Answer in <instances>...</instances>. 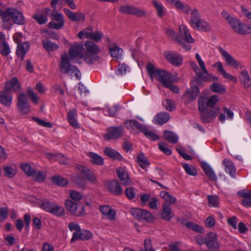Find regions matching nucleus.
<instances>
[{
    "instance_id": "obj_1",
    "label": "nucleus",
    "mask_w": 251,
    "mask_h": 251,
    "mask_svg": "<svg viewBox=\"0 0 251 251\" xmlns=\"http://www.w3.org/2000/svg\"><path fill=\"white\" fill-rule=\"evenodd\" d=\"M149 75L153 79V76L161 82L164 87L169 88L175 93H179V89L177 86L173 84V82H177L178 78L171 73L158 69H155L154 65L149 62L146 66Z\"/></svg>"
},
{
    "instance_id": "obj_2",
    "label": "nucleus",
    "mask_w": 251,
    "mask_h": 251,
    "mask_svg": "<svg viewBox=\"0 0 251 251\" xmlns=\"http://www.w3.org/2000/svg\"><path fill=\"white\" fill-rule=\"evenodd\" d=\"M71 59H70L66 53L63 54L61 57L59 64L60 71L63 74L67 75H69L70 73H73L75 74L76 77H78L79 71L75 66L71 64Z\"/></svg>"
},
{
    "instance_id": "obj_3",
    "label": "nucleus",
    "mask_w": 251,
    "mask_h": 251,
    "mask_svg": "<svg viewBox=\"0 0 251 251\" xmlns=\"http://www.w3.org/2000/svg\"><path fill=\"white\" fill-rule=\"evenodd\" d=\"M191 86L183 94V98L188 102H191L196 99L200 94V86L201 85V81L199 78H194L191 82Z\"/></svg>"
},
{
    "instance_id": "obj_4",
    "label": "nucleus",
    "mask_w": 251,
    "mask_h": 251,
    "mask_svg": "<svg viewBox=\"0 0 251 251\" xmlns=\"http://www.w3.org/2000/svg\"><path fill=\"white\" fill-rule=\"evenodd\" d=\"M66 209L71 214L76 217L84 216L86 215L83 205L75 202L70 200L65 201Z\"/></svg>"
},
{
    "instance_id": "obj_5",
    "label": "nucleus",
    "mask_w": 251,
    "mask_h": 251,
    "mask_svg": "<svg viewBox=\"0 0 251 251\" xmlns=\"http://www.w3.org/2000/svg\"><path fill=\"white\" fill-rule=\"evenodd\" d=\"M41 207L45 211L57 216H62L65 214L63 207L57 205L55 203L46 200L41 204Z\"/></svg>"
},
{
    "instance_id": "obj_6",
    "label": "nucleus",
    "mask_w": 251,
    "mask_h": 251,
    "mask_svg": "<svg viewBox=\"0 0 251 251\" xmlns=\"http://www.w3.org/2000/svg\"><path fill=\"white\" fill-rule=\"evenodd\" d=\"M198 108L201 113V119L204 123H208L213 121L220 110V108L209 109L203 106L201 108L200 105H198Z\"/></svg>"
},
{
    "instance_id": "obj_7",
    "label": "nucleus",
    "mask_w": 251,
    "mask_h": 251,
    "mask_svg": "<svg viewBox=\"0 0 251 251\" xmlns=\"http://www.w3.org/2000/svg\"><path fill=\"white\" fill-rule=\"evenodd\" d=\"M227 22L234 31L239 34L246 35L251 34V26H249L245 27L238 19L232 17L231 20H229Z\"/></svg>"
},
{
    "instance_id": "obj_8",
    "label": "nucleus",
    "mask_w": 251,
    "mask_h": 251,
    "mask_svg": "<svg viewBox=\"0 0 251 251\" xmlns=\"http://www.w3.org/2000/svg\"><path fill=\"white\" fill-rule=\"evenodd\" d=\"M119 11L124 14L132 15L138 17L146 16L145 11L130 5H121L119 8Z\"/></svg>"
},
{
    "instance_id": "obj_9",
    "label": "nucleus",
    "mask_w": 251,
    "mask_h": 251,
    "mask_svg": "<svg viewBox=\"0 0 251 251\" xmlns=\"http://www.w3.org/2000/svg\"><path fill=\"white\" fill-rule=\"evenodd\" d=\"M124 127L122 126H111L107 129V132L103 135L105 140L110 139H117L123 135Z\"/></svg>"
},
{
    "instance_id": "obj_10",
    "label": "nucleus",
    "mask_w": 251,
    "mask_h": 251,
    "mask_svg": "<svg viewBox=\"0 0 251 251\" xmlns=\"http://www.w3.org/2000/svg\"><path fill=\"white\" fill-rule=\"evenodd\" d=\"M219 101V97L217 95H213L209 99L203 96H201L199 98L198 105H200V108L203 107L209 109H216L215 106Z\"/></svg>"
},
{
    "instance_id": "obj_11",
    "label": "nucleus",
    "mask_w": 251,
    "mask_h": 251,
    "mask_svg": "<svg viewBox=\"0 0 251 251\" xmlns=\"http://www.w3.org/2000/svg\"><path fill=\"white\" fill-rule=\"evenodd\" d=\"M17 108L22 115L27 114L30 111L28 100L24 93L20 94L18 96Z\"/></svg>"
},
{
    "instance_id": "obj_12",
    "label": "nucleus",
    "mask_w": 251,
    "mask_h": 251,
    "mask_svg": "<svg viewBox=\"0 0 251 251\" xmlns=\"http://www.w3.org/2000/svg\"><path fill=\"white\" fill-rule=\"evenodd\" d=\"M105 186L108 191L114 195L119 196L123 193V189L117 179L106 181Z\"/></svg>"
},
{
    "instance_id": "obj_13",
    "label": "nucleus",
    "mask_w": 251,
    "mask_h": 251,
    "mask_svg": "<svg viewBox=\"0 0 251 251\" xmlns=\"http://www.w3.org/2000/svg\"><path fill=\"white\" fill-rule=\"evenodd\" d=\"M92 237V233L88 230H81V228L77 232H75L73 234V237L71 239V242H74L78 240H88Z\"/></svg>"
},
{
    "instance_id": "obj_14",
    "label": "nucleus",
    "mask_w": 251,
    "mask_h": 251,
    "mask_svg": "<svg viewBox=\"0 0 251 251\" xmlns=\"http://www.w3.org/2000/svg\"><path fill=\"white\" fill-rule=\"evenodd\" d=\"M63 11L67 16L69 20L72 22H84L85 20V16L80 12L74 13L68 8H63Z\"/></svg>"
},
{
    "instance_id": "obj_15",
    "label": "nucleus",
    "mask_w": 251,
    "mask_h": 251,
    "mask_svg": "<svg viewBox=\"0 0 251 251\" xmlns=\"http://www.w3.org/2000/svg\"><path fill=\"white\" fill-rule=\"evenodd\" d=\"M166 59L172 65L179 66L182 64V57L179 54H174L169 51L164 52Z\"/></svg>"
},
{
    "instance_id": "obj_16",
    "label": "nucleus",
    "mask_w": 251,
    "mask_h": 251,
    "mask_svg": "<svg viewBox=\"0 0 251 251\" xmlns=\"http://www.w3.org/2000/svg\"><path fill=\"white\" fill-rule=\"evenodd\" d=\"M10 48L6 41L5 36L0 32V53L2 56L7 57L10 52Z\"/></svg>"
},
{
    "instance_id": "obj_17",
    "label": "nucleus",
    "mask_w": 251,
    "mask_h": 251,
    "mask_svg": "<svg viewBox=\"0 0 251 251\" xmlns=\"http://www.w3.org/2000/svg\"><path fill=\"white\" fill-rule=\"evenodd\" d=\"M179 37L182 40L188 43H193L194 39L192 37L189 29L185 25H182L179 26Z\"/></svg>"
},
{
    "instance_id": "obj_18",
    "label": "nucleus",
    "mask_w": 251,
    "mask_h": 251,
    "mask_svg": "<svg viewBox=\"0 0 251 251\" xmlns=\"http://www.w3.org/2000/svg\"><path fill=\"white\" fill-rule=\"evenodd\" d=\"M124 125L128 129H133L134 127L141 132L146 131L147 127L135 120H128L125 122Z\"/></svg>"
},
{
    "instance_id": "obj_19",
    "label": "nucleus",
    "mask_w": 251,
    "mask_h": 251,
    "mask_svg": "<svg viewBox=\"0 0 251 251\" xmlns=\"http://www.w3.org/2000/svg\"><path fill=\"white\" fill-rule=\"evenodd\" d=\"M4 89L10 92L12 89L13 92H18L21 89V84L16 77L6 82Z\"/></svg>"
},
{
    "instance_id": "obj_20",
    "label": "nucleus",
    "mask_w": 251,
    "mask_h": 251,
    "mask_svg": "<svg viewBox=\"0 0 251 251\" xmlns=\"http://www.w3.org/2000/svg\"><path fill=\"white\" fill-rule=\"evenodd\" d=\"M161 214L162 218L167 221H170L175 216L172 213V208L170 203L167 202L163 203Z\"/></svg>"
},
{
    "instance_id": "obj_21",
    "label": "nucleus",
    "mask_w": 251,
    "mask_h": 251,
    "mask_svg": "<svg viewBox=\"0 0 251 251\" xmlns=\"http://www.w3.org/2000/svg\"><path fill=\"white\" fill-rule=\"evenodd\" d=\"M84 50L82 45H77L72 47L69 50V57L70 59L82 57V52Z\"/></svg>"
},
{
    "instance_id": "obj_22",
    "label": "nucleus",
    "mask_w": 251,
    "mask_h": 251,
    "mask_svg": "<svg viewBox=\"0 0 251 251\" xmlns=\"http://www.w3.org/2000/svg\"><path fill=\"white\" fill-rule=\"evenodd\" d=\"M100 210L103 215H105L109 220L116 219V212L110 206L107 205H101L100 207Z\"/></svg>"
},
{
    "instance_id": "obj_23",
    "label": "nucleus",
    "mask_w": 251,
    "mask_h": 251,
    "mask_svg": "<svg viewBox=\"0 0 251 251\" xmlns=\"http://www.w3.org/2000/svg\"><path fill=\"white\" fill-rule=\"evenodd\" d=\"M222 56L225 58L226 63L230 66L237 68L240 63L235 60L230 54H228L226 50L223 49L221 47L219 49Z\"/></svg>"
},
{
    "instance_id": "obj_24",
    "label": "nucleus",
    "mask_w": 251,
    "mask_h": 251,
    "mask_svg": "<svg viewBox=\"0 0 251 251\" xmlns=\"http://www.w3.org/2000/svg\"><path fill=\"white\" fill-rule=\"evenodd\" d=\"M29 48V44L28 42H25L18 45L16 54L20 56L21 60H24L25 56Z\"/></svg>"
},
{
    "instance_id": "obj_25",
    "label": "nucleus",
    "mask_w": 251,
    "mask_h": 251,
    "mask_svg": "<svg viewBox=\"0 0 251 251\" xmlns=\"http://www.w3.org/2000/svg\"><path fill=\"white\" fill-rule=\"evenodd\" d=\"M12 96L10 92L4 89L0 92V101L6 106H10L11 104Z\"/></svg>"
},
{
    "instance_id": "obj_26",
    "label": "nucleus",
    "mask_w": 251,
    "mask_h": 251,
    "mask_svg": "<svg viewBox=\"0 0 251 251\" xmlns=\"http://www.w3.org/2000/svg\"><path fill=\"white\" fill-rule=\"evenodd\" d=\"M201 167L204 172L205 175L213 181H216L217 177L215 175L211 167L205 162H202L201 163Z\"/></svg>"
},
{
    "instance_id": "obj_27",
    "label": "nucleus",
    "mask_w": 251,
    "mask_h": 251,
    "mask_svg": "<svg viewBox=\"0 0 251 251\" xmlns=\"http://www.w3.org/2000/svg\"><path fill=\"white\" fill-rule=\"evenodd\" d=\"M116 172L121 184L125 186L128 185L129 178L126 171L123 168L120 167L116 170Z\"/></svg>"
},
{
    "instance_id": "obj_28",
    "label": "nucleus",
    "mask_w": 251,
    "mask_h": 251,
    "mask_svg": "<svg viewBox=\"0 0 251 251\" xmlns=\"http://www.w3.org/2000/svg\"><path fill=\"white\" fill-rule=\"evenodd\" d=\"M239 196L243 198L242 201V204L246 207H251V191L246 192L245 190H242L238 192Z\"/></svg>"
},
{
    "instance_id": "obj_29",
    "label": "nucleus",
    "mask_w": 251,
    "mask_h": 251,
    "mask_svg": "<svg viewBox=\"0 0 251 251\" xmlns=\"http://www.w3.org/2000/svg\"><path fill=\"white\" fill-rule=\"evenodd\" d=\"M11 19L14 23L22 25L25 23V18L22 12L16 8H13Z\"/></svg>"
},
{
    "instance_id": "obj_30",
    "label": "nucleus",
    "mask_w": 251,
    "mask_h": 251,
    "mask_svg": "<svg viewBox=\"0 0 251 251\" xmlns=\"http://www.w3.org/2000/svg\"><path fill=\"white\" fill-rule=\"evenodd\" d=\"M223 163L225 167L226 172L228 173L231 177H235L236 169L232 162L229 159H225L223 160Z\"/></svg>"
},
{
    "instance_id": "obj_31",
    "label": "nucleus",
    "mask_w": 251,
    "mask_h": 251,
    "mask_svg": "<svg viewBox=\"0 0 251 251\" xmlns=\"http://www.w3.org/2000/svg\"><path fill=\"white\" fill-rule=\"evenodd\" d=\"M50 11V9L49 8H45L43 9V12L45 13L44 14H34L32 16V18L36 21L39 25L45 24L48 21L47 15Z\"/></svg>"
},
{
    "instance_id": "obj_32",
    "label": "nucleus",
    "mask_w": 251,
    "mask_h": 251,
    "mask_svg": "<svg viewBox=\"0 0 251 251\" xmlns=\"http://www.w3.org/2000/svg\"><path fill=\"white\" fill-rule=\"evenodd\" d=\"M104 152L106 155L113 160L121 161L123 159L122 155L116 150L111 148L106 147Z\"/></svg>"
},
{
    "instance_id": "obj_33",
    "label": "nucleus",
    "mask_w": 251,
    "mask_h": 251,
    "mask_svg": "<svg viewBox=\"0 0 251 251\" xmlns=\"http://www.w3.org/2000/svg\"><path fill=\"white\" fill-rule=\"evenodd\" d=\"M84 45L87 50L92 54H97L100 52V49L93 41H87Z\"/></svg>"
},
{
    "instance_id": "obj_34",
    "label": "nucleus",
    "mask_w": 251,
    "mask_h": 251,
    "mask_svg": "<svg viewBox=\"0 0 251 251\" xmlns=\"http://www.w3.org/2000/svg\"><path fill=\"white\" fill-rule=\"evenodd\" d=\"M109 51L111 57L117 59L121 58L123 50L116 43H114L112 47H109Z\"/></svg>"
},
{
    "instance_id": "obj_35",
    "label": "nucleus",
    "mask_w": 251,
    "mask_h": 251,
    "mask_svg": "<svg viewBox=\"0 0 251 251\" xmlns=\"http://www.w3.org/2000/svg\"><path fill=\"white\" fill-rule=\"evenodd\" d=\"M242 76L240 77L241 83L245 89L251 87V80L247 70H244L241 72Z\"/></svg>"
},
{
    "instance_id": "obj_36",
    "label": "nucleus",
    "mask_w": 251,
    "mask_h": 251,
    "mask_svg": "<svg viewBox=\"0 0 251 251\" xmlns=\"http://www.w3.org/2000/svg\"><path fill=\"white\" fill-rule=\"evenodd\" d=\"M170 116L169 113L166 112L158 113L155 116V121L159 125H163L166 123L170 119Z\"/></svg>"
},
{
    "instance_id": "obj_37",
    "label": "nucleus",
    "mask_w": 251,
    "mask_h": 251,
    "mask_svg": "<svg viewBox=\"0 0 251 251\" xmlns=\"http://www.w3.org/2000/svg\"><path fill=\"white\" fill-rule=\"evenodd\" d=\"M163 136L164 139L170 143L175 144L178 142V136L172 131L164 130Z\"/></svg>"
},
{
    "instance_id": "obj_38",
    "label": "nucleus",
    "mask_w": 251,
    "mask_h": 251,
    "mask_svg": "<svg viewBox=\"0 0 251 251\" xmlns=\"http://www.w3.org/2000/svg\"><path fill=\"white\" fill-rule=\"evenodd\" d=\"M76 115V110L75 109H74L73 110L68 112L67 117L68 119V122L73 127L75 128H78L79 127V125L75 118Z\"/></svg>"
},
{
    "instance_id": "obj_39",
    "label": "nucleus",
    "mask_w": 251,
    "mask_h": 251,
    "mask_svg": "<svg viewBox=\"0 0 251 251\" xmlns=\"http://www.w3.org/2000/svg\"><path fill=\"white\" fill-rule=\"evenodd\" d=\"M137 162L140 167L144 170H146V166L150 165L145 154L143 152L140 153L137 156Z\"/></svg>"
},
{
    "instance_id": "obj_40",
    "label": "nucleus",
    "mask_w": 251,
    "mask_h": 251,
    "mask_svg": "<svg viewBox=\"0 0 251 251\" xmlns=\"http://www.w3.org/2000/svg\"><path fill=\"white\" fill-rule=\"evenodd\" d=\"M13 8H7L5 10L0 8V17L4 23L10 21L12 17Z\"/></svg>"
},
{
    "instance_id": "obj_41",
    "label": "nucleus",
    "mask_w": 251,
    "mask_h": 251,
    "mask_svg": "<svg viewBox=\"0 0 251 251\" xmlns=\"http://www.w3.org/2000/svg\"><path fill=\"white\" fill-rule=\"evenodd\" d=\"M42 42L43 47L48 51L56 50L59 47L57 44L48 39L43 40Z\"/></svg>"
},
{
    "instance_id": "obj_42",
    "label": "nucleus",
    "mask_w": 251,
    "mask_h": 251,
    "mask_svg": "<svg viewBox=\"0 0 251 251\" xmlns=\"http://www.w3.org/2000/svg\"><path fill=\"white\" fill-rule=\"evenodd\" d=\"M89 156L91 162L95 165L100 166L104 164L103 158L96 153L90 152Z\"/></svg>"
},
{
    "instance_id": "obj_43",
    "label": "nucleus",
    "mask_w": 251,
    "mask_h": 251,
    "mask_svg": "<svg viewBox=\"0 0 251 251\" xmlns=\"http://www.w3.org/2000/svg\"><path fill=\"white\" fill-rule=\"evenodd\" d=\"M201 20L200 15L198 11L195 9L192 10L191 12V18L190 20V24L192 27L196 25Z\"/></svg>"
},
{
    "instance_id": "obj_44",
    "label": "nucleus",
    "mask_w": 251,
    "mask_h": 251,
    "mask_svg": "<svg viewBox=\"0 0 251 251\" xmlns=\"http://www.w3.org/2000/svg\"><path fill=\"white\" fill-rule=\"evenodd\" d=\"M72 180L75 184L80 187L82 188L85 186L86 180L83 176H82L78 175L74 176L72 178Z\"/></svg>"
},
{
    "instance_id": "obj_45",
    "label": "nucleus",
    "mask_w": 251,
    "mask_h": 251,
    "mask_svg": "<svg viewBox=\"0 0 251 251\" xmlns=\"http://www.w3.org/2000/svg\"><path fill=\"white\" fill-rule=\"evenodd\" d=\"M192 28L197 29L200 31H207L211 29L209 24L204 20L201 19L198 24L194 25Z\"/></svg>"
},
{
    "instance_id": "obj_46",
    "label": "nucleus",
    "mask_w": 251,
    "mask_h": 251,
    "mask_svg": "<svg viewBox=\"0 0 251 251\" xmlns=\"http://www.w3.org/2000/svg\"><path fill=\"white\" fill-rule=\"evenodd\" d=\"M53 184L59 186L64 187L68 184V180L61 176H54L52 178Z\"/></svg>"
},
{
    "instance_id": "obj_47",
    "label": "nucleus",
    "mask_w": 251,
    "mask_h": 251,
    "mask_svg": "<svg viewBox=\"0 0 251 251\" xmlns=\"http://www.w3.org/2000/svg\"><path fill=\"white\" fill-rule=\"evenodd\" d=\"M210 89L214 93L224 94L226 92V88L220 83H214L211 85Z\"/></svg>"
},
{
    "instance_id": "obj_48",
    "label": "nucleus",
    "mask_w": 251,
    "mask_h": 251,
    "mask_svg": "<svg viewBox=\"0 0 251 251\" xmlns=\"http://www.w3.org/2000/svg\"><path fill=\"white\" fill-rule=\"evenodd\" d=\"M182 224L185 225L188 228H190L198 233H201L203 231V229L201 226L192 222H188L186 223H182Z\"/></svg>"
},
{
    "instance_id": "obj_49",
    "label": "nucleus",
    "mask_w": 251,
    "mask_h": 251,
    "mask_svg": "<svg viewBox=\"0 0 251 251\" xmlns=\"http://www.w3.org/2000/svg\"><path fill=\"white\" fill-rule=\"evenodd\" d=\"M152 4L156 9L157 15L159 17H162L165 15L164 8L161 3L158 2L156 0H153L152 1Z\"/></svg>"
},
{
    "instance_id": "obj_50",
    "label": "nucleus",
    "mask_w": 251,
    "mask_h": 251,
    "mask_svg": "<svg viewBox=\"0 0 251 251\" xmlns=\"http://www.w3.org/2000/svg\"><path fill=\"white\" fill-rule=\"evenodd\" d=\"M31 176L33 177L36 181L39 182H43L46 178V174L40 170L35 169V172Z\"/></svg>"
},
{
    "instance_id": "obj_51",
    "label": "nucleus",
    "mask_w": 251,
    "mask_h": 251,
    "mask_svg": "<svg viewBox=\"0 0 251 251\" xmlns=\"http://www.w3.org/2000/svg\"><path fill=\"white\" fill-rule=\"evenodd\" d=\"M206 245L210 250L213 251H218L220 248V245L218 242V240H207Z\"/></svg>"
},
{
    "instance_id": "obj_52",
    "label": "nucleus",
    "mask_w": 251,
    "mask_h": 251,
    "mask_svg": "<svg viewBox=\"0 0 251 251\" xmlns=\"http://www.w3.org/2000/svg\"><path fill=\"white\" fill-rule=\"evenodd\" d=\"M49 158L52 157H56V159L58 160L61 164H67L68 163V159L64 156L62 154H51L49 153L47 155Z\"/></svg>"
},
{
    "instance_id": "obj_53",
    "label": "nucleus",
    "mask_w": 251,
    "mask_h": 251,
    "mask_svg": "<svg viewBox=\"0 0 251 251\" xmlns=\"http://www.w3.org/2000/svg\"><path fill=\"white\" fill-rule=\"evenodd\" d=\"M3 172L5 176L12 178L15 176L17 171L16 168L11 166H6L3 168Z\"/></svg>"
},
{
    "instance_id": "obj_54",
    "label": "nucleus",
    "mask_w": 251,
    "mask_h": 251,
    "mask_svg": "<svg viewBox=\"0 0 251 251\" xmlns=\"http://www.w3.org/2000/svg\"><path fill=\"white\" fill-rule=\"evenodd\" d=\"M87 35V38H90L97 42L100 41L103 37V34L100 31L90 32Z\"/></svg>"
},
{
    "instance_id": "obj_55",
    "label": "nucleus",
    "mask_w": 251,
    "mask_h": 251,
    "mask_svg": "<svg viewBox=\"0 0 251 251\" xmlns=\"http://www.w3.org/2000/svg\"><path fill=\"white\" fill-rule=\"evenodd\" d=\"M183 167L185 172L188 175L192 176H196L197 175V171L193 165L188 164H185L183 165Z\"/></svg>"
},
{
    "instance_id": "obj_56",
    "label": "nucleus",
    "mask_w": 251,
    "mask_h": 251,
    "mask_svg": "<svg viewBox=\"0 0 251 251\" xmlns=\"http://www.w3.org/2000/svg\"><path fill=\"white\" fill-rule=\"evenodd\" d=\"M20 167L21 169L28 176H31L35 172V169H32L31 166L28 163L22 164Z\"/></svg>"
},
{
    "instance_id": "obj_57",
    "label": "nucleus",
    "mask_w": 251,
    "mask_h": 251,
    "mask_svg": "<svg viewBox=\"0 0 251 251\" xmlns=\"http://www.w3.org/2000/svg\"><path fill=\"white\" fill-rule=\"evenodd\" d=\"M209 206L218 207L219 204V198L217 196L209 195L207 197Z\"/></svg>"
},
{
    "instance_id": "obj_58",
    "label": "nucleus",
    "mask_w": 251,
    "mask_h": 251,
    "mask_svg": "<svg viewBox=\"0 0 251 251\" xmlns=\"http://www.w3.org/2000/svg\"><path fill=\"white\" fill-rule=\"evenodd\" d=\"M163 105L167 110L169 111H173L176 108L175 102L170 99L165 100L163 102Z\"/></svg>"
},
{
    "instance_id": "obj_59",
    "label": "nucleus",
    "mask_w": 251,
    "mask_h": 251,
    "mask_svg": "<svg viewBox=\"0 0 251 251\" xmlns=\"http://www.w3.org/2000/svg\"><path fill=\"white\" fill-rule=\"evenodd\" d=\"M168 145L164 142H160L158 143L159 149L167 155L172 154V151L168 148Z\"/></svg>"
},
{
    "instance_id": "obj_60",
    "label": "nucleus",
    "mask_w": 251,
    "mask_h": 251,
    "mask_svg": "<svg viewBox=\"0 0 251 251\" xmlns=\"http://www.w3.org/2000/svg\"><path fill=\"white\" fill-rule=\"evenodd\" d=\"M167 35L176 42V39H180V37L176 34V31L172 28H166L165 30Z\"/></svg>"
},
{
    "instance_id": "obj_61",
    "label": "nucleus",
    "mask_w": 251,
    "mask_h": 251,
    "mask_svg": "<svg viewBox=\"0 0 251 251\" xmlns=\"http://www.w3.org/2000/svg\"><path fill=\"white\" fill-rule=\"evenodd\" d=\"M141 220L151 222L153 220V217L150 211L143 209V214H142V217H141L140 220Z\"/></svg>"
},
{
    "instance_id": "obj_62",
    "label": "nucleus",
    "mask_w": 251,
    "mask_h": 251,
    "mask_svg": "<svg viewBox=\"0 0 251 251\" xmlns=\"http://www.w3.org/2000/svg\"><path fill=\"white\" fill-rule=\"evenodd\" d=\"M32 119L40 126L49 128L52 127V125L50 122H45V121L40 119L39 118H37L35 117H33Z\"/></svg>"
},
{
    "instance_id": "obj_63",
    "label": "nucleus",
    "mask_w": 251,
    "mask_h": 251,
    "mask_svg": "<svg viewBox=\"0 0 251 251\" xmlns=\"http://www.w3.org/2000/svg\"><path fill=\"white\" fill-rule=\"evenodd\" d=\"M130 212L133 216L140 220L142 214H143V209L139 208H132L130 209Z\"/></svg>"
},
{
    "instance_id": "obj_64",
    "label": "nucleus",
    "mask_w": 251,
    "mask_h": 251,
    "mask_svg": "<svg viewBox=\"0 0 251 251\" xmlns=\"http://www.w3.org/2000/svg\"><path fill=\"white\" fill-rule=\"evenodd\" d=\"M26 94L35 103H38V98L32 89L28 87L26 89Z\"/></svg>"
}]
</instances>
